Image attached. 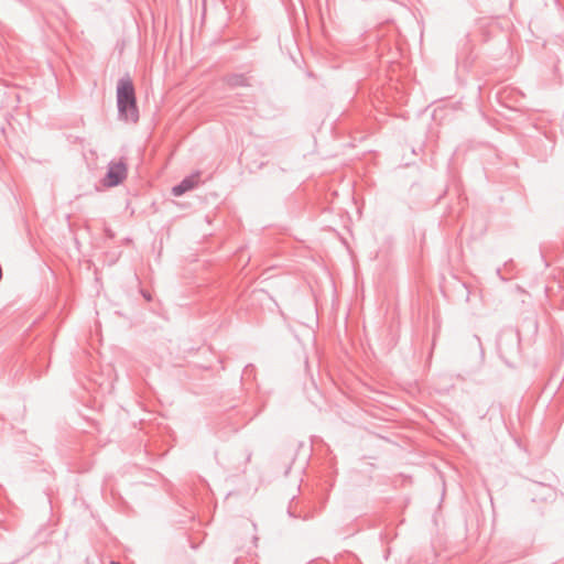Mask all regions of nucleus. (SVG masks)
I'll list each match as a JSON object with an SVG mask.
<instances>
[{"label": "nucleus", "instance_id": "nucleus-2", "mask_svg": "<svg viewBox=\"0 0 564 564\" xmlns=\"http://www.w3.org/2000/svg\"><path fill=\"white\" fill-rule=\"evenodd\" d=\"M127 176V166L123 162H112L106 176L102 180V184L106 187H113L120 184Z\"/></svg>", "mask_w": 564, "mask_h": 564}, {"label": "nucleus", "instance_id": "nucleus-4", "mask_svg": "<svg viewBox=\"0 0 564 564\" xmlns=\"http://www.w3.org/2000/svg\"><path fill=\"white\" fill-rule=\"evenodd\" d=\"M111 564H119L118 562H111Z\"/></svg>", "mask_w": 564, "mask_h": 564}, {"label": "nucleus", "instance_id": "nucleus-1", "mask_svg": "<svg viewBox=\"0 0 564 564\" xmlns=\"http://www.w3.org/2000/svg\"><path fill=\"white\" fill-rule=\"evenodd\" d=\"M119 111L126 119L137 120L134 89L130 80H121L117 90Z\"/></svg>", "mask_w": 564, "mask_h": 564}, {"label": "nucleus", "instance_id": "nucleus-3", "mask_svg": "<svg viewBox=\"0 0 564 564\" xmlns=\"http://www.w3.org/2000/svg\"><path fill=\"white\" fill-rule=\"evenodd\" d=\"M197 183V178L196 177H189V178H186L184 180L180 185L173 187V194L175 196H180L182 195L183 193H185L186 191L193 188Z\"/></svg>", "mask_w": 564, "mask_h": 564}]
</instances>
